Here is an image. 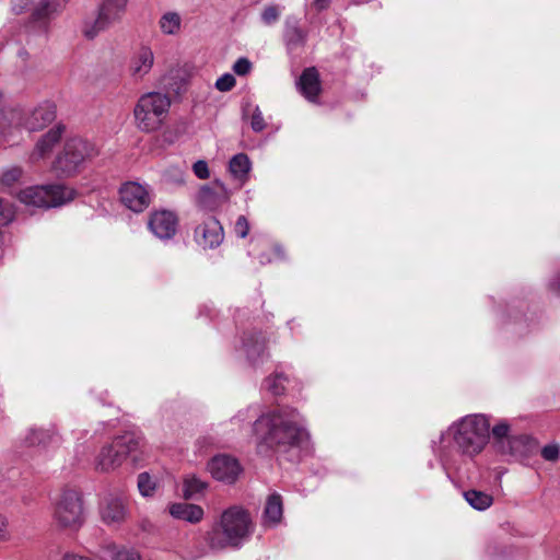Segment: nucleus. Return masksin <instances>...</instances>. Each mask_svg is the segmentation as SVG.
I'll use <instances>...</instances> for the list:
<instances>
[{"mask_svg": "<svg viewBox=\"0 0 560 560\" xmlns=\"http://www.w3.org/2000/svg\"><path fill=\"white\" fill-rule=\"evenodd\" d=\"M253 434L260 448H290L307 438L302 415L293 407L278 406L262 412L253 423Z\"/></svg>", "mask_w": 560, "mask_h": 560, "instance_id": "nucleus-1", "label": "nucleus"}, {"mask_svg": "<svg viewBox=\"0 0 560 560\" xmlns=\"http://www.w3.org/2000/svg\"><path fill=\"white\" fill-rule=\"evenodd\" d=\"M255 525L247 510L233 505L224 510L205 536L209 549H237L253 535Z\"/></svg>", "mask_w": 560, "mask_h": 560, "instance_id": "nucleus-2", "label": "nucleus"}, {"mask_svg": "<svg viewBox=\"0 0 560 560\" xmlns=\"http://www.w3.org/2000/svg\"><path fill=\"white\" fill-rule=\"evenodd\" d=\"M490 422L483 415H468L452 423L441 435L452 438L455 447L470 458L480 454L489 441Z\"/></svg>", "mask_w": 560, "mask_h": 560, "instance_id": "nucleus-3", "label": "nucleus"}, {"mask_svg": "<svg viewBox=\"0 0 560 560\" xmlns=\"http://www.w3.org/2000/svg\"><path fill=\"white\" fill-rule=\"evenodd\" d=\"M51 517L58 528L78 530L85 520L82 492L75 487L61 488L51 499Z\"/></svg>", "mask_w": 560, "mask_h": 560, "instance_id": "nucleus-4", "label": "nucleus"}, {"mask_svg": "<svg viewBox=\"0 0 560 560\" xmlns=\"http://www.w3.org/2000/svg\"><path fill=\"white\" fill-rule=\"evenodd\" d=\"M55 118L56 106L50 102H44L27 113L15 108L2 110L0 114V137L12 135L22 127L31 132L42 130Z\"/></svg>", "mask_w": 560, "mask_h": 560, "instance_id": "nucleus-5", "label": "nucleus"}, {"mask_svg": "<svg viewBox=\"0 0 560 560\" xmlns=\"http://www.w3.org/2000/svg\"><path fill=\"white\" fill-rule=\"evenodd\" d=\"M97 154L98 150L94 143L80 137L70 138L56 156L52 170L61 177L74 176L84 170Z\"/></svg>", "mask_w": 560, "mask_h": 560, "instance_id": "nucleus-6", "label": "nucleus"}, {"mask_svg": "<svg viewBox=\"0 0 560 560\" xmlns=\"http://www.w3.org/2000/svg\"><path fill=\"white\" fill-rule=\"evenodd\" d=\"M171 104L172 101L167 94L161 92L143 94L133 109L137 128L143 132L159 130L168 116Z\"/></svg>", "mask_w": 560, "mask_h": 560, "instance_id": "nucleus-7", "label": "nucleus"}, {"mask_svg": "<svg viewBox=\"0 0 560 560\" xmlns=\"http://www.w3.org/2000/svg\"><path fill=\"white\" fill-rule=\"evenodd\" d=\"M75 190L62 185L32 186L19 192V200L25 206L37 208L60 207L74 199Z\"/></svg>", "mask_w": 560, "mask_h": 560, "instance_id": "nucleus-8", "label": "nucleus"}, {"mask_svg": "<svg viewBox=\"0 0 560 560\" xmlns=\"http://www.w3.org/2000/svg\"><path fill=\"white\" fill-rule=\"evenodd\" d=\"M140 439L132 433L115 438L112 443L101 448L95 458V468L100 471H112L121 466L128 455L138 450Z\"/></svg>", "mask_w": 560, "mask_h": 560, "instance_id": "nucleus-9", "label": "nucleus"}, {"mask_svg": "<svg viewBox=\"0 0 560 560\" xmlns=\"http://www.w3.org/2000/svg\"><path fill=\"white\" fill-rule=\"evenodd\" d=\"M127 2L128 0H104L100 5L97 15L84 21L82 27L83 35L89 39H93L101 32L107 30L121 18Z\"/></svg>", "mask_w": 560, "mask_h": 560, "instance_id": "nucleus-10", "label": "nucleus"}, {"mask_svg": "<svg viewBox=\"0 0 560 560\" xmlns=\"http://www.w3.org/2000/svg\"><path fill=\"white\" fill-rule=\"evenodd\" d=\"M510 431V425L505 421L495 424L492 428L494 445L501 454L521 459L524 455L525 441L522 436L511 435Z\"/></svg>", "mask_w": 560, "mask_h": 560, "instance_id": "nucleus-11", "label": "nucleus"}, {"mask_svg": "<svg viewBox=\"0 0 560 560\" xmlns=\"http://www.w3.org/2000/svg\"><path fill=\"white\" fill-rule=\"evenodd\" d=\"M230 191L220 180L202 186L197 195V203L207 211H215L230 199Z\"/></svg>", "mask_w": 560, "mask_h": 560, "instance_id": "nucleus-12", "label": "nucleus"}, {"mask_svg": "<svg viewBox=\"0 0 560 560\" xmlns=\"http://www.w3.org/2000/svg\"><path fill=\"white\" fill-rule=\"evenodd\" d=\"M61 438L54 427L37 428L32 427L26 430L21 438V444L26 447H38L49 450L59 446Z\"/></svg>", "mask_w": 560, "mask_h": 560, "instance_id": "nucleus-13", "label": "nucleus"}, {"mask_svg": "<svg viewBox=\"0 0 560 560\" xmlns=\"http://www.w3.org/2000/svg\"><path fill=\"white\" fill-rule=\"evenodd\" d=\"M208 469L213 478L228 485L235 482L242 471L237 459L229 455L214 456L209 462Z\"/></svg>", "mask_w": 560, "mask_h": 560, "instance_id": "nucleus-14", "label": "nucleus"}, {"mask_svg": "<svg viewBox=\"0 0 560 560\" xmlns=\"http://www.w3.org/2000/svg\"><path fill=\"white\" fill-rule=\"evenodd\" d=\"M224 238L221 223L215 218H209L195 230V240L203 248L218 247Z\"/></svg>", "mask_w": 560, "mask_h": 560, "instance_id": "nucleus-15", "label": "nucleus"}, {"mask_svg": "<svg viewBox=\"0 0 560 560\" xmlns=\"http://www.w3.org/2000/svg\"><path fill=\"white\" fill-rule=\"evenodd\" d=\"M154 61L155 56L152 48L145 44L139 46L130 58L128 66L129 74L135 80H142L151 72Z\"/></svg>", "mask_w": 560, "mask_h": 560, "instance_id": "nucleus-16", "label": "nucleus"}, {"mask_svg": "<svg viewBox=\"0 0 560 560\" xmlns=\"http://www.w3.org/2000/svg\"><path fill=\"white\" fill-rule=\"evenodd\" d=\"M121 202L133 212H141L150 203L148 189L138 183H127L120 188Z\"/></svg>", "mask_w": 560, "mask_h": 560, "instance_id": "nucleus-17", "label": "nucleus"}, {"mask_svg": "<svg viewBox=\"0 0 560 560\" xmlns=\"http://www.w3.org/2000/svg\"><path fill=\"white\" fill-rule=\"evenodd\" d=\"M150 231L161 240H167L174 236L177 228L176 215L166 210L152 213L149 220Z\"/></svg>", "mask_w": 560, "mask_h": 560, "instance_id": "nucleus-18", "label": "nucleus"}, {"mask_svg": "<svg viewBox=\"0 0 560 560\" xmlns=\"http://www.w3.org/2000/svg\"><path fill=\"white\" fill-rule=\"evenodd\" d=\"M127 515L126 504L121 498L108 495L101 505V517L108 525L119 524Z\"/></svg>", "mask_w": 560, "mask_h": 560, "instance_id": "nucleus-19", "label": "nucleus"}, {"mask_svg": "<svg viewBox=\"0 0 560 560\" xmlns=\"http://www.w3.org/2000/svg\"><path fill=\"white\" fill-rule=\"evenodd\" d=\"M63 130L65 128L61 125H58L50 128L45 135H43L34 147L31 160L35 162L46 158L61 140Z\"/></svg>", "mask_w": 560, "mask_h": 560, "instance_id": "nucleus-20", "label": "nucleus"}, {"mask_svg": "<svg viewBox=\"0 0 560 560\" xmlns=\"http://www.w3.org/2000/svg\"><path fill=\"white\" fill-rule=\"evenodd\" d=\"M298 88L306 100L315 102L320 92L318 71L313 67L306 68L298 81Z\"/></svg>", "mask_w": 560, "mask_h": 560, "instance_id": "nucleus-21", "label": "nucleus"}, {"mask_svg": "<svg viewBox=\"0 0 560 560\" xmlns=\"http://www.w3.org/2000/svg\"><path fill=\"white\" fill-rule=\"evenodd\" d=\"M168 513L175 520L197 524L202 521L205 512L201 506L190 503H172L168 505Z\"/></svg>", "mask_w": 560, "mask_h": 560, "instance_id": "nucleus-22", "label": "nucleus"}, {"mask_svg": "<svg viewBox=\"0 0 560 560\" xmlns=\"http://www.w3.org/2000/svg\"><path fill=\"white\" fill-rule=\"evenodd\" d=\"M243 348L247 359L253 363L257 364L262 361L266 350V340L258 332H250L245 335L243 340Z\"/></svg>", "mask_w": 560, "mask_h": 560, "instance_id": "nucleus-23", "label": "nucleus"}, {"mask_svg": "<svg viewBox=\"0 0 560 560\" xmlns=\"http://www.w3.org/2000/svg\"><path fill=\"white\" fill-rule=\"evenodd\" d=\"M282 514L281 497L277 493L269 495L264 510L262 525L266 527H275L281 522Z\"/></svg>", "mask_w": 560, "mask_h": 560, "instance_id": "nucleus-24", "label": "nucleus"}, {"mask_svg": "<svg viewBox=\"0 0 560 560\" xmlns=\"http://www.w3.org/2000/svg\"><path fill=\"white\" fill-rule=\"evenodd\" d=\"M229 171L235 179H237L241 184H244L250 171V161L248 156L244 153L234 155L230 160Z\"/></svg>", "mask_w": 560, "mask_h": 560, "instance_id": "nucleus-25", "label": "nucleus"}, {"mask_svg": "<svg viewBox=\"0 0 560 560\" xmlns=\"http://www.w3.org/2000/svg\"><path fill=\"white\" fill-rule=\"evenodd\" d=\"M182 16L175 11L163 13L159 20V27L164 35L175 36L182 30Z\"/></svg>", "mask_w": 560, "mask_h": 560, "instance_id": "nucleus-26", "label": "nucleus"}, {"mask_svg": "<svg viewBox=\"0 0 560 560\" xmlns=\"http://www.w3.org/2000/svg\"><path fill=\"white\" fill-rule=\"evenodd\" d=\"M464 498L472 509L478 511H485L489 509L493 503V498L491 494L474 489L465 491Z\"/></svg>", "mask_w": 560, "mask_h": 560, "instance_id": "nucleus-27", "label": "nucleus"}, {"mask_svg": "<svg viewBox=\"0 0 560 560\" xmlns=\"http://www.w3.org/2000/svg\"><path fill=\"white\" fill-rule=\"evenodd\" d=\"M60 4L50 0H40L33 10L34 21L42 22L47 20L52 13L57 12Z\"/></svg>", "mask_w": 560, "mask_h": 560, "instance_id": "nucleus-28", "label": "nucleus"}, {"mask_svg": "<svg viewBox=\"0 0 560 560\" xmlns=\"http://www.w3.org/2000/svg\"><path fill=\"white\" fill-rule=\"evenodd\" d=\"M206 482L196 476H187L183 482V493L186 499H191L196 494L200 493L206 488Z\"/></svg>", "mask_w": 560, "mask_h": 560, "instance_id": "nucleus-29", "label": "nucleus"}, {"mask_svg": "<svg viewBox=\"0 0 560 560\" xmlns=\"http://www.w3.org/2000/svg\"><path fill=\"white\" fill-rule=\"evenodd\" d=\"M287 377L282 373H276L264 382V387L275 396L281 395L285 389Z\"/></svg>", "mask_w": 560, "mask_h": 560, "instance_id": "nucleus-30", "label": "nucleus"}, {"mask_svg": "<svg viewBox=\"0 0 560 560\" xmlns=\"http://www.w3.org/2000/svg\"><path fill=\"white\" fill-rule=\"evenodd\" d=\"M284 37L287 40V45L290 48H295L300 45H303L305 40V35L303 31L296 25L287 24Z\"/></svg>", "mask_w": 560, "mask_h": 560, "instance_id": "nucleus-31", "label": "nucleus"}, {"mask_svg": "<svg viewBox=\"0 0 560 560\" xmlns=\"http://www.w3.org/2000/svg\"><path fill=\"white\" fill-rule=\"evenodd\" d=\"M105 557L112 560H140L139 555L133 550L119 549L117 546H108Z\"/></svg>", "mask_w": 560, "mask_h": 560, "instance_id": "nucleus-32", "label": "nucleus"}, {"mask_svg": "<svg viewBox=\"0 0 560 560\" xmlns=\"http://www.w3.org/2000/svg\"><path fill=\"white\" fill-rule=\"evenodd\" d=\"M138 489L143 497H150L155 489V482L148 472H141L138 476Z\"/></svg>", "mask_w": 560, "mask_h": 560, "instance_id": "nucleus-33", "label": "nucleus"}, {"mask_svg": "<svg viewBox=\"0 0 560 560\" xmlns=\"http://www.w3.org/2000/svg\"><path fill=\"white\" fill-rule=\"evenodd\" d=\"M540 456L547 462H557L560 457V444L556 442L546 444L540 448Z\"/></svg>", "mask_w": 560, "mask_h": 560, "instance_id": "nucleus-34", "label": "nucleus"}, {"mask_svg": "<svg viewBox=\"0 0 560 560\" xmlns=\"http://www.w3.org/2000/svg\"><path fill=\"white\" fill-rule=\"evenodd\" d=\"M281 14V10L278 5H268L261 12V21L266 25H272L276 23Z\"/></svg>", "mask_w": 560, "mask_h": 560, "instance_id": "nucleus-35", "label": "nucleus"}, {"mask_svg": "<svg viewBox=\"0 0 560 560\" xmlns=\"http://www.w3.org/2000/svg\"><path fill=\"white\" fill-rule=\"evenodd\" d=\"M14 209L8 201L0 199V225H7L14 219Z\"/></svg>", "mask_w": 560, "mask_h": 560, "instance_id": "nucleus-36", "label": "nucleus"}, {"mask_svg": "<svg viewBox=\"0 0 560 560\" xmlns=\"http://www.w3.org/2000/svg\"><path fill=\"white\" fill-rule=\"evenodd\" d=\"M250 230L249 222L245 215H240L234 224L233 231L237 237L245 238Z\"/></svg>", "mask_w": 560, "mask_h": 560, "instance_id": "nucleus-37", "label": "nucleus"}, {"mask_svg": "<svg viewBox=\"0 0 560 560\" xmlns=\"http://www.w3.org/2000/svg\"><path fill=\"white\" fill-rule=\"evenodd\" d=\"M22 176V168L21 167H18V166H14V167H11L9 170H5L2 175H1V182L4 184V185H12L14 184L16 180H19V178Z\"/></svg>", "mask_w": 560, "mask_h": 560, "instance_id": "nucleus-38", "label": "nucleus"}, {"mask_svg": "<svg viewBox=\"0 0 560 560\" xmlns=\"http://www.w3.org/2000/svg\"><path fill=\"white\" fill-rule=\"evenodd\" d=\"M235 78L230 73H225L215 81V88L221 92H228L235 86Z\"/></svg>", "mask_w": 560, "mask_h": 560, "instance_id": "nucleus-39", "label": "nucleus"}, {"mask_svg": "<svg viewBox=\"0 0 560 560\" xmlns=\"http://www.w3.org/2000/svg\"><path fill=\"white\" fill-rule=\"evenodd\" d=\"M265 120L262 114L258 107L255 108L252 118H250V127L254 131L260 132L265 129Z\"/></svg>", "mask_w": 560, "mask_h": 560, "instance_id": "nucleus-40", "label": "nucleus"}, {"mask_svg": "<svg viewBox=\"0 0 560 560\" xmlns=\"http://www.w3.org/2000/svg\"><path fill=\"white\" fill-rule=\"evenodd\" d=\"M195 175L200 179H207L210 177V171L208 164L203 160L197 161L192 166Z\"/></svg>", "mask_w": 560, "mask_h": 560, "instance_id": "nucleus-41", "label": "nucleus"}, {"mask_svg": "<svg viewBox=\"0 0 560 560\" xmlns=\"http://www.w3.org/2000/svg\"><path fill=\"white\" fill-rule=\"evenodd\" d=\"M252 69V63L247 58H240L233 66V71L238 75L247 74Z\"/></svg>", "mask_w": 560, "mask_h": 560, "instance_id": "nucleus-42", "label": "nucleus"}, {"mask_svg": "<svg viewBox=\"0 0 560 560\" xmlns=\"http://www.w3.org/2000/svg\"><path fill=\"white\" fill-rule=\"evenodd\" d=\"M10 538V533L8 529V520L5 516L0 514V542L5 541Z\"/></svg>", "mask_w": 560, "mask_h": 560, "instance_id": "nucleus-43", "label": "nucleus"}, {"mask_svg": "<svg viewBox=\"0 0 560 560\" xmlns=\"http://www.w3.org/2000/svg\"><path fill=\"white\" fill-rule=\"evenodd\" d=\"M31 0H12V10L16 13H23L30 7Z\"/></svg>", "mask_w": 560, "mask_h": 560, "instance_id": "nucleus-44", "label": "nucleus"}, {"mask_svg": "<svg viewBox=\"0 0 560 560\" xmlns=\"http://www.w3.org/2000/svg\"><path fill=\"white\" fill-rule=\"evenodd\" d=\"M549 289L557 295H560V271L557 272L549 281Z\"/></svg>", "mask_w": 560, "mask_h": 560, "instance_id": "nucleus-45", "label": "nucleus"}, {"mask_svg": "<svg viewBox=\"0 0 560 560\" xmlns=\"http://www.w3.org/2000/svg\"><path fill=\"white\" fill-rule=\"evenodd\" d=\"M252 411V408H246L244 410H241L237 412V415L233 418L234 421L244 422L252 418L249 415Z\"/></svg>", "mask_w": 560, "mask_h": 560, "instance_id": "nucleus-46", "label": "nucleus"}, {"mask_svg": "<svg viewBox=\"0 0 560 560\" xmlns=\"http://www.w3.org/2000/svg\"><path fill=\"white\" fill-rule=\"evenodd\" d=\"M330 2H331V0H314L313 7L317 11H323V10H326L329 7Z\"/></svg>", "mask_w": 560, "mask_h": 560, "instance_id": "nucleus-47", "label": "nucleus"}, {"mask_svg": "<svg viewBox=\"0 0 560 560\" xmlns=\"http://www.w3.org/2000/svg\"><path fill=\"white\" fill-rule=\"evenodd\" d=\"M63 560H90L86 557L77 556V555H67L65 556Z\"/></svg>", "mask_w": 560, "mask_h": 560, "instance_id": "nucleus-48", "label": "nucleus"}, {"mask_svg": "<svg viewBox=\"0 0 560 560\" xmlns=\"http://www.w3.org/2000/svg\"><path fill=\"white\" fill-rule=\"evenodd\" d=\"M526 443H527V459H528L533 453L532 447L529 446L530 440L528 436H527Z\"/></svg>", "mask_w": 560, "mask_h": 560, "instance_id": "nucleus-49", "label": "nucleus"}, {"mask_svg": "<svg viewBox=\"0 0 560 560\" xmlns=\"http://www.w3.org/2000/svg\"><path fill=\"white\" fill-rule=\"evenodd\" d=\"M201 556H202V552L197 555V556L185 557V560H196V559H198Z\"/></svg>", "mask_w": 560, "mask_h": 560, "instance_id": "nucleus-50", "label": "nucleus"}, {"mask_svg": "<svg viewBox=\"0 0 560 560\" xmlns=\"http://www.w3.org/2000/svg\"><path fill=\"white\" fill-rule=\"evenodd\" d=\"M270 261H271V259H269V258L265 259V256L260 257V262L261 264H266V262H270Z\"/></svg>", "mask_w": 560, "mask_h": 560, "instance_id": "nucleus-51", "label": "nucleus"}, {"mask_svg": "<svg viewBox=\"0 0 560 560\" xmlns=\"http://www.w3.org/2000/svg\"><path fill=\"white\" fill-rule=\"evenodd\" d=\"M275 254H277L278 256H281V249H280V247H276V248H275Z\"/></svg>", "mask_w": 560, "mask_h": 560, "instance_id": "nucleus-52", "label": "nucleus"}]
</instances>
